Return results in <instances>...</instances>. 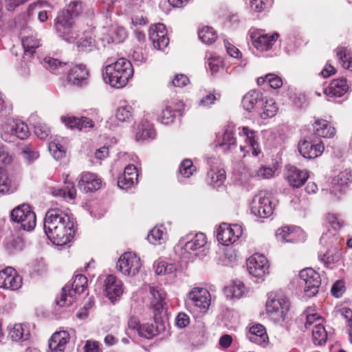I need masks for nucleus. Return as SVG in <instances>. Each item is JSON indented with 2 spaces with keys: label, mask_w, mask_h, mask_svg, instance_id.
<instances>
[{
  "label": "nucleus",
  "mask_w": 352,
  "mask_h": 352,
  "mask_svg": "<svg viewBox=\"0 0 352 352\" xmlns=\"http://www.w3.org/2000/svg\"><path fill=\"white\" fill-rule=\"evenodd\" d=\"M87 285V279L84 275L76 276L71 287L66 285L63 288L60 297L56 298L57 305L60 307L71 305L76 300V295L85 290Z\"/></svg>",
  "instance_id": "8"
},
{
  "label": "nucleus",
  "mask_w": 352,
  "mask_h": 352,
  "mask_svg": "<svg viewBox=\"0 0 352 352\" xmlns=\"http://www.w3.org/2000/svg\"><path fill=\"white\" fill-rule=\"evenodd\" d=\"M349 90V85L345 78L336 79L331 81V96L341 97Z\"/></svg>",
  "instance_id": "45"
},
{
  "label": "nucleus",
  "mask_w": 352,
  "mask_h": 352,
  "mask_svg": "<svg viewBox=\"0 0 352 352\" xmlns=\"http://www.w3.org/2000/svg\"><path fill=\"white\" fill-rule=\"evenodd\" d=\"M352 182V171L344 170L335 175L331 180V195L340 199L346 192L349 184Z\"/></svg>",
  "instance_id": "15"
},
{
  "label": "nucleus",
  "mask_w": 352,
  "mask_h": 352,
  "mask_svg": "<svg viewBox=\"0 0 352 352\" xmlns=\"http://www.w3.org/2000/svg\"><path fill=\"white\" fill-rule=\"evenodd\" d=\"M207 239L204 234L197 233L192 239L187 241L180 240L175 247V252L184 258H192L194 256L205 255L204 246Z\"/></svg>",
  "instance_id": "5"
},
{
  "label": "nucleus",
  "mask_w": 352,
  "mask_h": 352,
  "mask_svg": "<svg viewBox=\"0 0 352 352\" xmlns=\"http://www.w3.org/2000/svg\"><path fill=\"white\" fill-rule=\"evenodd\" d=\"M87 9V6L79 0L71 1L66 8L63 9L56 19L55 28L59 36L65 40L72 42L78 36L79 32L82 30L86 33L90 30L89 28L82 30L81 24L74 23L72 21L73 17L78 16L82 14Z\"/></svg>",
  "instance_id": "2"
},
{
  "label": "nucleus",
  "mask_w": 352,
  "mask_h": 352,
  "mask_svg": "<svg viewBox=\"0 0 352 352\" xmlns=\"http://www.w3.org/2000/svg\"><path fill=\"white\" fill-rule=\"evenodd\" d=\"M265 309L274 322H283L289 309V302L285 296L272 293L268 295Z\"/></svg>",
  "instance_id": "7"
},
{
  "label": "nucleus",
  "mask_w": 352,
  "mask_h": 352,
  "mask_svg": "<svg viewBox=\"0 0 352 352\" xmlns=\"http://www.w3.org/2000/svg\"><path fill=\"white\" fill-rule=\"evenodd\" d=\"M133 75L132 65L125 58H120L107 65L102 74L105 82L116 88L124 87Z\"/></svg>",
  "instance_id": "3"
},
{
  "label": "nucleus",
  "mask_w": 352,
  "mask_h": 352,
  "mask_svg": "<svg viewBox=\"0 0 352 352\" xmlns=\"http://www.w3.org/2000/svg\"><path fill=\"white\" fill-rule=\"evenodd\" d=\"M268 0H250L249 6L252 11L261 12L266 8Z\"/></svg>",
  "instance_id": "63"
},
{
  "label": "nucleus",
  "mask_w": 352,
  "mask_h": 352,
  "mask_svg": "<svg viewBox=\"0 0 352 352\" xmlns=\"http://www.w3.org/2000/svg\"><path fill=\"white\" fill-rule=\"evenodd\" d=\"M335 53L341 66L352 72V51L346 47L340 46L335 50Z\"/></svg>",
  "instance_id": "33"
},
{
  "label": "nucleus",
  "mask_w": 352,
  "mask_h": 352,
  "mask_svg": "<svg viewBox=\"0 0 352 352\" xmlns=\"http://www.w3.org/2000/svg\"><path fill=\"white\" fill-rule=\"evenodd\" d=\"M107 37L103 39L106 40L107 43H121L126 37L125 30L116 25H112L107 32Z\"/></svg>",
  "instance_id": "38"
},
{
  "label": "nucleus",
  "mask_w": 352,
  "mask_h": 352,
  "mask_svg": "<svg viewBox=\"0 0 352 352\" xmlns=\"http://www.w3.org/2000/svg\"><path fill=\"white\" fill-rule=\"evenodd\" d=\"M140 258L135 253L128 252L122 254L117 262V267L125 276L138 274L142 267Z\"/></svg>",
  "instance_id": "10"
},
{
  "label": "nucleus",
  "mask_w": 352,
  "mask_h": 352,
  "mask_svg": "<svg viewBox=\"0 0 352 352\" xmlns=\"http://www.w3.org/2000/svg\"><path fill=\"white\" fill-rule=\"evenodd\" d=\"M327 332L321 322L315 324L312 330V338L314 344L322 345L327 340Z\"/></svg>",
  "instance_id": "44"
},
{
  "label": "nucleus",
  "mask_w": 352,
  "mask_h": 352,
  "mask_svg": "<svg viewBox=\"0 0 352 352\" xmlns=\"http://www.w3.org/2000/svg\"><path fill=\"white\" fill-rule=\"evenodd\" d=\"M210 294L204 287H193L187 294L185 305L190 312L205 313L210 305Z\"/></svg>",
  "instance_id": "6"
},
{
  "label": "nucleus",
  "mask_w": 352,
  "mask_h": 352,
  "mask_svg": "<svg viewBox=\"0 0 352 352\" xmlns=\"http://www.w3.org/2000/svg\"><path fill=\"white\" fill-rule=\"evenodd\" d=\"M155 131L152 125L147 121H142L135 129V138L137 141H145L153 139Z\"/></svg>",
  "instance_id": "35"
},
{
  "label": "nucleus",
  "mask_w": 352,
  "mask_h": 352,
  "mask_svg": "<svg viewBox=\"0 0 352 352\" xmlns=\"http://www.w3.org/2000/svg\"><path fill=\"white\" fill-rule=\"evenodd\" d=\"M323 142L313 144L307 140L300 141L298 144V151L302 157L308 159L316 158L324 151Z\"/></svg>",
  "instance_id": "25"
},
{
  "label": "nucleus",
  "mask_w": 352,
  "mask_h": 352,
  "mask_svg": "<svg viewBox=\"0 0 352 352\" xmlns=\"http://www.w3.org/2000/svg\"><path fill=\"white\" fill-rule=\"evenodd\" d=\"M207 176L211 185L219 187L226 180V171L219 167H212L208 171Z\"/></svg>",
  "instance_id": "40"
},
{
  "label": "nucleus",
  "mask_w": 352,
  "mask_h": 352,
  "mask_svg": "<svg viewBox=\"0 0 352 352\" xmlns=\"http://www.w3.org/2000/svg\"><path fill=\"white\" fill-rule=\"evenodd\" d=\"M274 208L270 197L265 192L255 195L251 203L252 213L261 218H267L272 214Z\"/></svg>",
  "instance_id": "13"
},
{
  "label": "nucleus",
  "mask_w": 352,
  "mask_h": 352,
  "mask_svg": "<svg viewBox=\"0 0 352 352\" xmlns=\"http://www.w3.org/2000/svg\"><path fill=\"white\" fill-rule=\"evenodd\" d=\"M52 8L46 1H38L36 3L31 4L28 8V14L31 15L32 12L33 10H36L38 12V19L41 22L45 21L47 16V10H41L42 8Z\"/></svg>",
  "instance_id": "43"
},
{
  "label": "nucleus",
  "mask_w": 352,
  "mask_h": 352,
  "mask_svg": "<svg viewBox=\"0 0 352 352\" xmlns=\"http://www.w3.org/2000/svg\"><path fill=\"white\" fill-rule=\"evenodd\" d=\"M247 267L252 276L261 278L268 272L269 263L264 255L255 254L248 259Z\"/></svg>",
  "instance_id": "16"
},
{
  "label": "nucleus",
  "mask_w": 352,
  "mask_h": 352,
  "mask_svg": "<svg viewBox=\"0 0 352 352\" xmlns=\"http://www.w3.org/2000/svg\"><path fill=\"white\" fill-rule=\"evenodd\" d=\"M309 177L308 172L295 166H288L286 179L289 184L294 188H300L305 184Z\"/></svg>",
  "instance_id": "24"
},
{
  "label": "nucleus",
  "mask_w": 352,
  "mask_h": 352,
  "mask_svg": "<svg viewBox=\"0 0 352 352\" xmlns=\"http://www.w3.org/2000/svg\"><path fill=\"white\" fill-rule=\"evenodd\" d=\"M199 37L203 43L208 45L213 43L217 38L216 32L208 26H205L199 30Z\"/></svg>",
  "instance_id": "47"
},
{
  "label": "nucleus",
  "mask_w": 352,
  "mask_h": 352,
  "mask_svg": "<svg viewBox=\"0 0 352 352\" xmlns=\"http://www.w3.org/2000/svg\"><path fill=\"white\" fill-rule=\"evenodd\" d=\"M61 120L66 126L71 129L81 131L82 129L93 128L94 126L93 120L87 117H62Z\"/></svg>",
  "instance_id": "27"
},
{
  "label": "nucleus",
  "mask_w": 352,
  "mask_h": 352,
  "mask_svg": "<svg viewBox=\"0 0 352 352\" xmlns=\"http://www.w3.org/2000/svg\"><path fill=\"white\" fill-rule=\"evenodd\" d=\"M166 238V232L162 226L153 228L147 236L148 241L155 245L162 244Z\"/></svg>",
  "instance_id": "41"
},
{
  "label": "nucleus",
  "mask_w": 352,
  "mask_h": 352,
  "mask_svg": "<svg viewBox=\"0 0 352 352\" xmlns=\"http://www.w3.org/2000/svg\"><path fill=\"white\" fill-rule=\"evenodd\" d=\"M245 285L241 281H233L224 288L226 298L231 300L239 299L245 294Z\"/></svg>",
  "instance_id": "34"
},
{
  "label": "nucleus",
  "mask_w": 352,
  "mask_h": 352,
  "mask_svg": "<svg viewBox=\"0 0 352 352\" xmlns=\"http://www.w3.org/2000/svg\"><path fill=\"white\" fill-rule=\"evenodd\" d=\"M248 173L252 177L258 179H266L274 177L275 168L263 165L254 166L248 168Z\"/></svg>",
  "instance_id": "31"
},
{
  "label": "nucleus",
  "mask_w": 352,
  "mask_h": 352,
  "mask_svg": "<svg viewBox=\"0 0 352 352\" xmlns=\"http://www.w3.org/2000/svg\"><path fill=\"white\" fill-rule=\"evenodd\" d=\"M70 340L67 331H60L54 333L49 340V347L52 352H65Z\"/></svg>",
  "instance_id": "26"
},
{
  "label": "nucleus",
  "mask_w": 352,
  "mask_h": 352,
  "mask_svg": "<svg viewBox=\"0 0 352 352\" xmlns=\"http://www.w3.org/2000/svg\"><path fill=\"white\" fill-rule=\"evenodd\" d=\"M279 34L276 32L273 34H261L257 30L250 32V38L254 47L261 52L270 50L277 41Z\"/></svg>",
  "instance_id": "17"
},
{
  "label": "nucleus",
  "mask_w": 352,
  "mask_h": 352,
  "mask_svg": "<svg viewBox=\"0 0 352 352\" xmlns=\"http://www.w3.org/2000/svg\"><path fill=\"white\" fill-rule=\"evenodd\" d=\"M49 151L56 160H60L65 155V150L58 139H55L49 143Z\"/></svg>",
  "instance_id": "51"
},
{
  "label": "nucleus",
  "mask_w": 352,
  "mask_h": 352,
  "mask_svg": "<svg viewBox=\"0 0 352 352\" xmlns=\"http://www.w3.org/2000/svg\"><path fill=\"white\" fill-rule=\"evenodd\" d=\"M133 109L130 105L119 107L116 112V119L122 122H129L132 117Z\"/></svg>",
  "instance_id": "53"
},
{
  "label": "nucleus",
  "mask_w": 352,
  "mask_h": 352,
  "mask_svg": "<svg viewBox=\"0 0 352 352\" xmlns=\"http://www.w3.org/2000/svg\"><path fill=\"white\" fill-rule=\"evenodd\" d=\"M156 333V329L152 324H141L138 333L140 336L150 339L153 338Z\"/></svg>",
  "instance_id": "56"
},
{
  "label": "nucleus",
  "mask_w": 352,
  "mask_h": 352,
  "mask_svg": "<svg viewBox=\"0 0 352 352\" xmlns=\"http://www.w3.org/2000/svg\"><path fill=\"white\" fill-rule=\"evenodd\" d=\"M13 160V155L4 146L0 145V194H12L18 188L17 179L14 176H9L6 171Z\"/></svg>",
  "instance_id": "4"
},
{
  "label": "nucleus",
  "mask_w": 352,
  "mask_h": 352,
  "mask_svg": "<svg viewBox=\"0 0 352 352\" xmlns=\"http://www.w3.org/2000/svg\"><path fill=\"white\" fill-rule=\"evenodd\" d=\"M261 107V111L260 112V116L263 119L274 117L278 111V106L272 98L266 97L262 98Z\"/></svg>",
  "instance_id": "32"
},
{
  "label": "nucleus",
  "mask_w": 352,
  "mask_h": 352,
  "mask_svg": "<svg viewBox=\"0 0 352 352\" xmlns=\"http://www.w3.org/2000/svg\"><path fill=\"white\" fill-rule=\"evenodd\" d=\"M21 43L24 50L23 58L25 62H29V59L33 56L36 50L41 45V41L37 38L35 33L31 32L22 36Z\"/></svg>",
  "instance_id": "23"
},
{
  "label": "nucleus",
  "mask_w": 352,
  "mask_h": 352,
  "mask_svg": "<svg viewBox=\"0 0 352 352\" xmlns=\"http://www.w3.org/2000/svg\"><path fill=\"white\" fill-rule=\"evenodd\" d=\"M263 96L262 94L256 90H251L243 98L242 104L244 109L248 111H252L257 104H261Z\"/></svg>",
  "instance_id": "36"
},
{
  "label": "nucleus",
  "mask_w": 352,
  "mask_h": 352,
  "mask_svg": "<svg viewBox=\"0 0 352 352\" xmlns=\"http://www.w3.org/2000/svg\"><path fill=\"white\" fill-rule=\"evenodd\" d=\"M301 284H304V294L308 297L314 296L318 292L321 280L320 275L312 268H305L300 272Z\"/></svg>",
  "instance_id": "11"
},
{
  "label": "nucleus",
  "mask_w": 352,
  "mask_h": 352,
  "mask_svg": "<svg viewBox=\"0 0 352 352\" xmlns=\"http://www.w3.org/2000/svg\"><path fill=\"white\" fill-rule=\"evenodd\" d=\"M104 286L105 294L111 302H114L123 293L122 282L113 275L107 276Z\"/></svg>",
  "instance_id": "20"
},
{
  "label": "nucleus",
  "mask_w": 352,
  "mask_h": 352,
  "mask_svg": "<svg viewBox=\"0 0 352 352\" xmlns=\"http://www.w3.org/2000/svg\"><path fill=\"white\" fill-rule=\"evenodd\" d=\"M89 72L82 64L74 66L68 74V80L73 85H81L87 79Z\"/></svg>",
  "instance_id": "29"
},
{
  "label": "nucleus",
  "mask_w": 352,
  "mask_h": 352,
  "mask_svg": "<svg viewBox=\"0 0 352 352\" xmlns=\"http://www.w3.org/2000/svg\"><path fill=\"white\" fill-rule=\"evenodd\" d=\"M95 47L94 39L91 36L81 38L78 43V48L80 51L89 52Z\"/></svg>",
  "instance_id": "57"
},
{
  "label": "nucleus",
  "mask_w": 352,
  "mask_h": 352,
  "mask_svg": "<svg viewBox=\"0 0 352 352\" xmlns=\"http://www.w3.org/2000/svg\"><path fill=\"white\" fill-rule=\"evenodd\" d=\"M346 287L342 280L335 282L331 287V294L336 298H340L345 292Z\"/></svg>",
  "instance_id": "61"
},
{
  "label": "nucleus",
  "mask_w": 352,
  "mask_h": 352,
  "mask_svg": "<svg viewBox=\"0 0 352 352\" xmlns=\"http://www.w3.org/2000/svg\"><path fill=\"white\" fill-rule=\"evenodd\" d=\"M43 227L48 239L57 245H63L69 242L74 233L73 219L57 208L47 212Z\"/></svg>",
  "instance_id": "1"
},
{
  "label": "nucleus",
  "mask_w": 352,
  "mask_h": 352,
  "mask_svg": "<svg viewBox=\"0 0 352 352\" xmlns=\"http://www.w3.org/2000/svg\"><path fill=\"white\" fill-rule=\"evenodd\" d=\"M334 313L336 315L340 314L346 320L347 322V325L349 324H352V309L348 307H342V308H335Z\"/></svg>",
  "instance_id": "64"
},
{
  "label": "nucleus",
  "mask_w": 352,
  "mask_h": 352,
  "mask_svg": "<svg viewBox=\"0 0 352 352\" xmlns=\"http://www.w3.org/2000/svg\"><path fill=\"white\" fill-rule=\"evenodd\" d=\"M154 269L157 275H166L176 271V266L164 261H157L154 264Z\"/></svg>",
  "instance_id": "48"
},
{
  "label": "nucleus",
  "mask_w": 352,
  "mask_h": 352,
  "mask_svg": "<svg viewBox=\"0 0 352 352\" xmlns=\"http://www.w3.org/2000/svg\"><path fill=\"white\" fill-rule=\"evenodd\" d=\"M241 135L243 136L244 140L248 145V147L250 151H252V154L254 156L258 155L261 151L257 140L255 138V132L246 127H243Z\"/></svg>",
  "instance_id": "39"
},
{
  "label": "nucleus",
  "mask_w": 352,
  "mask_h": 352,
  "mask_svg": "<svg viewBox=\"0 0 352 352\" xmlns=\"http://www.w3.org/2000/svg\"><path fill=\"white\" fill-rule=\"evenodd\" d=\"M101 186V179L96 174L88 172L82 173L78 182V187L84 192L96 191Z\"/></svg>",
  "instance_id": "21"
},
{
  "label": "nucleus",
  "mask_w": 352,
  "mask_h": 352,
  "mask_svg": "<svg viewBox=\"0 0 352 352\" xmlns=\"http://www.w3.org/2000/svg\"><path fill=\"white\" fill-rule=\"evenodd\" d=\"M28 126L19 120H9L3 126L1 133L2 138L7 142H12V138L16 137L23 140L28 137Z\"/></svg>",
  "instance_id": "14"
},
{
  "label": "nucleus",
  "mask_w": 352,
  "mask_h": 352,
  "mask_svg": "<svg viewBox=\"0 0 352 352\" xmlns=\"http://www.w3.org/2000/svg\"><path fill=\"white\" fill-rule=\"evenodd\" d=\"M243 229L239 224L221 223L217 230V240L224 245L236 242L242 235Z\"/></svg>",
  "instance_id": "12"
},
{
  "label": "nucleus",
  "mask_w": 352,
  "mask_h": 352,
  "mask_svg": "<svg viewBox=\"0 0 352 352\" xmlns=\"http://www.w3.org/2000/svg\"><path fill=\"white\" fill-rule=\"evenodd\" d=\"M196 170V168L193 166L190 160H184L179 167V173L184 177H189Z\"/></svg>",
  "instance_id": "55"
},
{
  "label": "nucleus",
  "mask_w": 352,
  "mask_h": 352,
  "mask_svg": "<svg viewBox=\"0 0 352 352\" xmlns=\"http://www.w3.org/2000/svg\"><path fill=\"white\" fill-rule=\"evenodd\" d=\"M248 338L250 342L258 344L265 343L268 340L265 328L261 324L253 325L250 328Z\"/></svg>",
  "instance_id": "30"
},
{
  "label": "nucleus",
  "mask_w": 352,
  "mask_h": 352,
  "mask_svg": "<svg viewBox=\"0 0 352 352\" xmlns=\"http://www.w3.org/2000/svg\"><path fill=\"white\" fill-rule=\"evenodd\" d=\"M208 65L212 74H215L221 67L222 60L220 57L210 56L208 59Z\"/></svg>",
  "instance_id": "59"
},
{
  "label": "nucleus",
  "mask_w": 352,
  "mask_h": 352,
  "mask_svg": "<svg viewBox=\"0 0 352 352\" xmlns=\"http://www.w3.org/2000/svg\"><path fill=\"white\" fill-rule=\"evenodd\" d=\"M50 132V129L45 124L38 123L34 126V133L41 140L47 138Z\"/></svg>",
  "instance_id": "60"
},
{
  "label": "nucleus",
  "mask_w": 352,
  "mask_h": 352,
  "mask_svg": "<svg viewBox=\"0 0 352 352\" xmlns=\"http://www.w3.org/2000/svg\"><path fill=\"white\" fill-rule=\"evenodd\" d=\"M69 174L64 173L63 178L65 186L63 188H50V193L56 197L63 199L66 201H73L76 197V190L73 182L67 179Z\"/></svg>",
  "instance_id": "22"
},
{
  "label": "nucleus",
  "mask_w": 352,
  "mask_h": 352,
  "mask_svg": "<svg viewBox=\"0 0 352 352\" xmlns=\"http://www.w3.org/2000/svg\"><path fill=\"white\" fill-rule=\"evenodd\" d=\"M330 241V236L328 233H324L320 239V245H321L320 250L318 253L319 261L323 264L326 267H329V245Z\"/></svg>",
  "instance_id": "37"
},
{
  "label": "nucleus",
  "mask_w": 352,
  "mask_h": 352,
  "mask_svg": "<svg viewBox=\"0 0 352 352\" xmlns=\"http://www.w3.org/2000/svg\"><path fill=\"white\" fill-rule=\"evenodd\" d=\"M22 285V278L12 267H7L0 272V287L16 290Z\"/></svg>",
  "instance_id": "18"
},
{
  "label": "nucleus",
  "mask_w": 352,
  "mask_h": 352,
  "mask_svg": "<svg viewBox=\"0 0 352 352\" xmlns=\"http://www.w3.org/2000/svg\"><path fill=\"white\" fill-rule=\"evenodd\" d=\"M11 219L19 223L21 227L27 231L32 230L36 226V214L26 204H22L13 209L11 212Z\"/></svg>",
  "instance_id": "9"
},
{
  "label": "nucleus",
  "mask_w": 352,
  "mask_h": 352,
  "mask_svg": "<svg viewBox=\"0 0 352 352\" xmlns=\"http://www.w3.org/2000/svg\"><path fill=\"white\" fill-rule=\"evenodd\" d=\"M175 114L174 111L170 106H166L158 116L159 121L164 124H168L171 123Z\"/></svg>",
  "instance_id": "54"
},
{
  "label": "nucleus",
  "mask_w": 352,
  "mask_h": 352,
  "mask_svg": "<svg viewBox=\"0 0 352 352\" xmlns=\"http://www.w3.org/2000/svg\"><path fill=\"white\" fill-rule=\"evenodd\" d=\"M302 317L305 318V327L309 329L314 322L319 323L322 322V318L316 312L315 309L311 307H308L303 314Z\"/></svg>",
  "instance_id": "50"
},
{
  "label": "nucleus",
  "mask_w": 352,
  "mask_h": 352,
  "mask_svg": "<svg viewBox=\"0 0 352 352\" xmlns=\"http://www.w3.org/2000/svg\"><path fill=\"white\" fill-rule=\"evenodd\" d=\"M42 64L45 69L56 74L63 72L65 71L64 67L66 65V63L50 56L44 58Z\"/></svg>",
  "instance_id": "42"
},
{
  "label": "nucleus",
  "mask_w": 352,
  "mask_h": 352,
  "mask_svg": "<svg viewBox=\"0 0 352 352\" xmlns=\"http://www.w3.org/2000/svg\"><path fill=\"white\" fill-rule=\"evenodd\" d=\"M314 131L316 135L322 138H328L330 133L329 123L325 120H318L314 124Z\"/></svg>",
  "instance_id": "52"
},
{
  "label": "nucleus",
  "mask_w": 352,
  "mask_h": 352,
  "mask_svg": "<svg viewBox=\"0 0 352 352\" xmlns=\"http://www.w3.org/2000/svg\"><path fill=\"white\" fill-rule=\"evenodd\" d=\"M151 293L154 298L153 301L152 302L153 305L157 310H160L163 308L164 300L166 297V292L159 288V287H152L151 288Z\"/></svg>",
  "instance_id": "46"
},
{
  "label": "nucleus",
  "mask_w": 352,
  "mask_h": 352,
  "mask_svg": "<svg viewBox=\"0 0 352 352\" xmlns=\"http://www.w3.org/2000/svg\"><path fill=\"white\" fill-rule=\"evenodd\" d=\"M293 230L288 226L278 228L276 231V238L278 241L282 243L295 241L293 236Z\"/></svg>",
  "instance_id": "49"
},
{
  "label": "nucleus",
  "mask_w": 352,
  "mask_h": 352,
  "mask_svg": "<svg viewBox=\"0 0 352 352\" xmlns=\"http://www.w3.org/2000/svg\"><path fill=\"white\" fill-rule=\"evenodd\" d=\"M21 154L23 157L27 160L28 163L32 162L38 157V152L34 151L30 145H25L22 148Z\"/></svg>",
  "instance_id": "58"
},
{
  "label": "nucleus",
  "mask_w": 352,
  "mask_h": 352,
  "mask_svg": "<svg viewBox=\"0 0 352 352\" xmlns=\"http://www.w3.org/2000/svg\"><path fill=\"white\" fill-rule=\"evenodd\" d=\"M224 46L226 48V50L228 53V54L233 58H240L242 56L241 52L239 51V50L234 46L233 44H232L230 42H229L227 40H224Z\"/></svg>",
  "instance_id": "62"
},
{
  "label": "nucleus",
  "mask_w": 352,
  "mask_h": 352,
  "mask_svg": "<svg viewBox=\"0 0 352 352\" xmlns=\"http://www.w3.org/2000/svg\"><path fill=\"white\" fill-rule=\"evenodd\" d=\"M148 35L155 49L162 50L168 45L169 38L167 37L165 25L162 23L151 26Z\"/></svg>",
  "instance_id": "19"
},
{
  "label": "nucleus",
  "mask_w": 352,
  "mask_h": 352,
  "mask_svg": "<svg viewBox=\"0 0 352 352\" xmlns=\"http://www.w3.org/2000/svg\"><path fill=\"white\" fill-rule=\"evenodd\" d=\"M30 336L29 327L23 323H16L9 328L8 337L14 342L28 340Z\"/></svg>",
  "instance_id": "28"
}]
</instances>
